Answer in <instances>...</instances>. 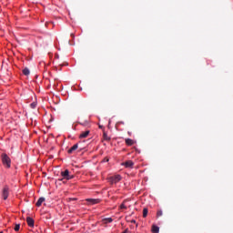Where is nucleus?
<instances>
[{
  "mask_svg": "<svg viewBox=\"0 0 233 233\" xmlns=\"http://www.w3.org/2000/svg\"><path fill=\"white\" fill-rule=\"evenodd\" d=\"M23 74L24 76H30V69H28V67H25L23 69Z\"/></svg>",
  "mask_w": 233,
  "mask_h": 233,
  "instance_id": "ddd939ff",
  "label": "nucleus"
},
{
  "mask_svg": "<svg viewBox=\"0 0 233 233\" xmlns=\"http://www.w3.org/2000/svg\"><path fill=\"white\" fill-rule=\"evenodd\" d=\"M125 141H126V145H127V147H132L133 145L136 144V141H134L131 138H126Z\"/></svg>",
  "mask_w": 233,
  "mask_h": 233,
  "instance_id": "1a4fd4ad",
  "label": "nucleus"
},
{
  "mask_svg": "<svg viewBox=\"0 0 233 233\" xmlns=\"http://www.w3.org/2000/svg\"><path fill=\"white\" fill-rule=\"evenodd\" d=\"M148 216V209L146 208L143 209V218H147Z\"/></svg>",
  "mask_w": 233,
  "mask_h": 233,
  "instance_id": "dca6fc26",
  "label": "nucleus"
},
{
  "mask_svg": "<svg viewBox=\"0 0 233 233\" xmlns=\"http://www.w3.org/2000/svg\"><path fill=\"white\" fill-rule=\"evenodd\" d=\"M125 203H127V200H124L123 203L120 205V210H127V205H125Z\"/></svg>",
  "mask_w": 233,
  "mask_h": 233,
  "instance_id": "4468645a",
  "label": "nucleus"
},
{
  "mask_svg": "<svg viewBox=\"0 0 233 233\" xmlns=\"http://www.w3.org/2000/svg\"><path fill=\"white\" fill-rule=\"evenodd\" d=\"M131 223H136V220L135 219L131 220Z\"/></svg>",
  "mask_w": 233,
  "mask_h": 233,
  "instance_id": "5701e85b",
  "label": "nucleus"
},
{
  "mask_svg": "<svg viewBox=\"0 0 233 233\" xmlns=\"http://www.w3.org/2000/svg\"><path fill=\"white\" fill-rule=\"evenodd\" d=\"M26 223H27L28 227L34 228V225H35L34 218L27 217Z\"/></svg>",
  "mask_w": 233,
  "mask_h": 233,
  "instance_id": "6e6552de",
  "label": "nucleus"
},
{
  "mask_svg": "<svg viewBox=\"0 0 233 233\" xmlns=\"http://www.w3.org/2000/svg\"><path fill=\"white\" fill-rule=\"evenodd\" d=\"M103 138L105 141H110V137L106 134V132L103 133Z\"/></svg>",
  "mask_w": 233,
  "mask_h": 233,
  "instance_id": "2eb2a0df",
  "label": "nucleus"
},
{
  "mask_svg": "<svg viewBox=\"0 0 233 233\" xmlns=\"http://www.w3.org/2000/svg\"><path fill=\"white\" fill-rule=\"evenodd\" d=\"M122 165H124L126 168H132V167H134V162L132 160H128L124 162Z\"/></svg>",
  "mask_w": 233,
  "mask_h": 233,
  "instance_id": "0eeeda50",
  "label": "nucleus"
},
{
  "mask_svg": "<svg viewBox=\"0 0 233 233\" xmlns=\"http://www.w3.org/2000/svg\"><path fill=\"white\" fill-rule=\"evenodd\" d=\"M10 195V189L8 188L7 186H5L3 190H2V198L5 201L8 199V196Z\"/></svg>",
  "mask_w": 233,
  "mask_h": 233,
  "instance_id": "7ed1b4c3",
  "label": "nucleus"
},
{
  "mask_svg": "<svg viewBox=\"0 0 233 233\" xmlns=\"http://www.w3.org/2000/svg\"><path fill=\"white\" fill-rule=\"evenodd\" d=\"M122 233H128V229H126V230L123 231Z\"/></svg>",
  "mask_w": 233,
  "mask_h": 233,
  "instance_id": "4be33fe9",
  "label": "nucleus"
},
{
  "mask_svg": "<svg viewBox=\"0 0 233 233\" xmlns=\"http://www.w3.org/2000/svg\"><path fill=\"white\" fill-rule=\"evenodd\" d=\"M112 221H114V219H112V218H107L104 219L105 223H112Z\"/></svg>",
  "mask_w": 233,
  "mask_h": 233,
  "instance_id": "f3484780",
  "label": "nucleus"
},
{
  "mask_svg": "<svg viewBox=\"0 0 233 233\" xmlns=\"http://www.w3.org/2000/svg\"><path fill=\"white\" fill-rule=\"evenodd\" d=\"M117 125H125V122H123V121H118V122H117Z\"/></svg>",
  "mask_w": 233,
  "mask_h": 233,
  "instance_id": "412c9836",
  "label": "nucleus"
},
{
  "mask_svg": "<svg viewBox=\"0 0 233 233\" xmlns=\"http://www.w3.org/2000/svg\"><path fill=\"white\" fill-rule=\"evenodd\" d=\"M161 216H163V210L160 209L157 212V218H161Z\"/></svg>",
  "mask_w": 233,
  "mask_h": 233,
  "instance_id": "6ab92c4d",
  "label": "nucleus"
},
{
  "mask_svg": "<svg viewBox=\"0 0 233 233\" xmlns=\"http://www.w3.org/2000/svg\"><path fill=\"white\" fill-rule=\"evenodd\" d=\"M88 136H90V130L83 131V132L79 135V139H86V137H88Z\"/></svg>",
  "mask_w": 233,
  "mask_h": 233,
  "instance_id": "423d86ee",
  "label": "nucleus"
},
{
  "mask_svg": "<svg viewBox=\"0 0 233 233\" xmlns=\"http://www.w3.org/2000/svg\"><path fill=\"white\" fill-rule=\"evenodd\" d=\"M21 228V225L20 224H15V232H19V229Z\"/></svg>",
  "mask_w": 233,
  "mask_h": 233,
  "instance_id": "a211bd4d",
  "label": "nucleus"
},
{
  "mask_svg": "<svg viewBox=\"0 0 233 233\" xmlns=\"http://www.w3.org/2000/svg\"><path fill=\"white\" fill-rule=\"evenodd\" d=\"M86 201L88 203V205H97V203L101 202L99 198H87Z\"/></svg>",
  "mask_w": 233,
  "mask_h": 233,
  "instance_id": "39448f33",
  "label": "nucleus"
},
{
  "mask_svg": "<svg viewBox=\"0 0 233 233\" xmlns=\"http://www.w3.org/2000/svg\"><path fill=\"white\" fill-rule=\"evenodd\" d=\"M105 161L108 162V158H105Z\"/></svg>",
  "mask_w": 233,
  "mask_h": 233,
  "instance_id": "b1692460",
  "label": "nucleus"
},
{
  "mask_svg": "<svg viewBox=\"0 0 233 233\" xmlns=\"http://www.w3.org/2000/svg\"><path fill=\"white\" fill-rule=\"evenodd\" d=\"M30 106H31V108H35V106H37V104L32 103V104H30Z\"/></svg>",
  "mask_w": 233,
  "mask_h": 233,
  "instance_id": "aec40b11",
  "label": "nucleus"
},
{
  "mask_svg": "<svg viewBox=\"0 0 233 233\" xmlns=\"http://www.w3.org/2000/svg\"><path fill=\"white\" fill-rule=\"evenodd\" d=\"M99 128H103V127H102V126H99Z\"/></svg>",
  "mask_w": 233,
  "mask_h": 233,
  "instance_id": "393cba45",
  "label": "nucleus"
},
{
  "mask_svg": "<svg viewBox=\"0 0 233 233\" xmlns=\"http://www.w3.org/2000/svg\"><path fill=\"white\" fill-rule=\"evenodd\" d=\"M152 232L153 233H159V227L153 225L152 226Z\"/></svg>",
  "mask_w": 233,
  "mask_h": 233,
  "instance_id": "f8f14e48",
  "label": "nucleus"
},
{
  "mask_svg": "<svg viewBox=\"0 0 233 233\" xmlns=\"http://www.w3.org/2000/svg\"><path fill=\"white\" fill-rule=\"evenodd\" d=\"M61 176L62 177H64V179H66L67 181L70 179H74V175H70V171L68 169L62 171Z\"/></svg>",
  "mask_w": 233,
  "mask_h": 233,
  "instance_id": "f03ea898",
  "label": "nucleus"
},
{
  "mask_svg": "<svg viewBox=\"0 0 233 233\" xmlns=\"http://www.w3.org/2000/svg\"><path fill=\"white\" fill-rule=\"evenodd\" d=\"M0 233H3V231H0Z\"/></svg>",
  "mask_w": 233,
  "mask_h": 233,
  "instance_id": "a878e982",
  "label": "nucleus"
},
{
  "mask_svg": "<svg viewBox=\"0 0 233 233\" xmlns=\"http://www.w3.org/2000/svg\"><path fill=\"white\" fill-rule=\"evenodd\" d=\"M43 203H45V198L41 197L37 202L35 203L36 207H41L43 205Z\"/></svg>",
  "mask_w": 233,
  "mask_h": 233,
  "instance_id": "9d476101",
  "label": "nucleus"
},
{
  "mask_svg": "<svg viewBox=\"0 0 233 233\" xmlns=\"http://www.w3.org/2000/svg\"><path fill=\"white\" fill-rule=\"evenodd\" d=\"M121 179V176L120 175H116L114 177H110L108 178L109 183H111V185H116V183H119V180Z\"/></svg>",
  "mask_w": 233,
  "mask_h": 233,
  "instance_id": "20e7f679",
  "label": "nucleus"
},
{
  "mask_svg": "<svg viewBox=\"0 0 233 233\" xmlns=\"http://www.w3.org/2000/svg\"><path fill=\"white\" fill-rule=\"evenodd\" d=\"M78 147H79V146L77 144H75L71 148L68 149L67 153L72 154Z\"/></svg>",
  "mask_w": 233,
  "mask_h": 233,
  "instance_id": "9b49d317",
  "label": "nucleus"
},
{
  "mask_svg": "<svg viewBox=\"0 0 233 233\" xmlns=\"http://www.w3.org/2000/svg\"><path fill=\"white\" fill-rule=\"evenodd\" d=\"M2 162H3V165H5V167H6V168H10L11 160H10V157L8 155L2 154Z\"/></svg>",
  "mask_w": 233,
  "mask_h": 233,
  "instance_id": "f257e3e1",
  "label": "nucleus"
}]
</instances>
